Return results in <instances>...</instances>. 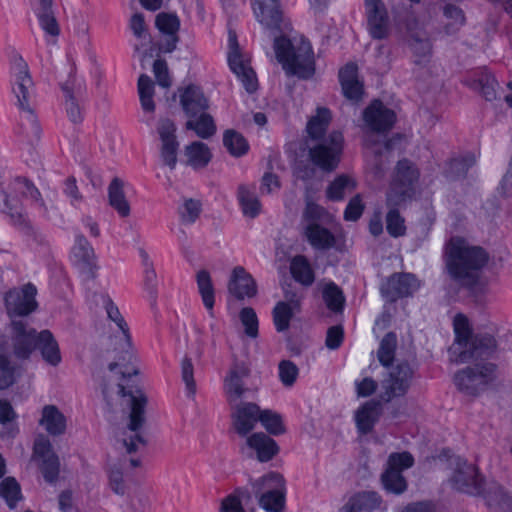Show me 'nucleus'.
<instances>
[{
	"label": "nucleus",
	"mask_w": 512,
	"mask_h": 512,
	"mask_svg": "<svg viewBox=\"0 0 512 512\" xmlns=\"http://www.w3.org/2000/svg\"><path fill=\"white\" fill-rule=\"evenodd\" d=\"M11 351L0 337V390L17 382L23 368L20 362L28 359L37 346L45 363L57 367L62 362L60 346L49 330L37 333L22 322L13 321Z\"/></svg>",
	"instance_id": "1"
},
{
	"label": "nucleus",
	"mask_w": 512,
	"mask_h": 512,
	"mask_svg": "<svg viewBox=\"0 0 512 512\" xmlns=\"http://www.w3.org/2000/svg\"><path fill=\"white\" fill-rule=\"evenodd\" d=\"M445 257L449 274L472 293L486 287L487 282L478 274V269L487 261L481 248L470 245L464 238L453 237L446 245Z\"/></svg>",
	"instance_id": "2"
},
{
	"label": "nucleus",
	"mask_w": 512,
	"mask_h": 512,
	"mask_svg": "<svg viewBox=\"0 0 512 512\" xmlns=\"http://www.w3.org/2000/svg\"><path fill=\"white\" fill-rule=\"evenodd\" d=\"M275 53L285 72L300 79H310L316 70V58L311 43L301 35L275 40Z\"/></svg>",
	"instance_id": "3"
},
{
	"label": "nucleus",
	"mask_w": 512,
	"mask_h": 512,
	"mask_svg": "<svg viewBox=\"0 0 512 512\" xmlns=\"http://www.w3.org/2000/svg\"><path fill=\"white\" fill-rule=\"evenodd\" d=\"M102 395L111 407L118 403L121 405L127 404L130 407L128 427L135 435L131 438L130 442L124 440V444L129 452L136 450L141 442V437L137 431L144 422V408L147 403L145 394L139 389L126 393L122 385L109 381L103 385Z\"/></svg>",
	"instance_id": "4"
},
{
	"label": "nucleus",
	"mask_w": 512,
	"mask_h": 512,
	"mask_svg": "<svg viewBox=\"0 0 512 512\" xmlns=\"http://www.w3.org/2000/svg\"><path fill=\"white\" fill-rule=\"evenodd\" d=\"M11 88L16 104L21 110L22 120L27 128L37 131V120L33 113L35 104L34 85L29 74L28 65L21 56H14L11 64Z\"/></svg>",
	"instance_id": "5"
},
{
	"label": "nucleus",
	"mask_w": 512,
	"mask_h": 512,
	"mask_svg": "<svg viewBox=\"0 0 512 512\" xmlns=\"http://www.w3.org/2000/svg\"><path fill=\"white\" fill-rule=\"evenodd\" d=\"M155 141L161 163L169 169H174L178 162L180 142L177 136V126L173 120L159 119L155 127Z\"/></svg>",
	"instance_id": "6"
},
{
	"label": "nucleus",
	"mask_w": 512,
	"mask_h": 512,
	"mask_svg": "<svg viewBox=\"0 0 512 512\" xmlns=\"http://www.w3.org/2000/svg\"><path fill=\"white\" fill-rule=\"evenodd\" d=\"M259 496V505L268 512H279L285 503V480L278 473H269L254 484Z\"/></svg>",
	"instance_id": "7"
},
{
	"label": "nucleus",
	"mask_w": 512,
	"mask_h": 512,
	"mask_svg": "<svg viewBox=\"0 0 512 512\" xmlns=\"http://www.w3.org/2000/svg\"><path fill=\"white\" fill-rule=\"evenodd\" d=\"M327 215L325 210L315 203L309 202L306 206L303 232L307 241L318 249L330 248L334 243V236L319 224Z\"/></svg>",
	"instance_id": "8"
},
{
	"label": "nucleus",
	"mask_w": 512,
	"mask_h": 512,
	"mask_svg": "<svg viewBox=\"0 0 512 512\" xmlns=\"http://www.w3.org/2000/svg\"><path fill=\"white\" fill-rule=\"evenodd\" d=\"M449 470L448 481L453 489L471 495L482 493V479L474 465L458 456H452L449 458Z\"/></svg>",
	"instance_id": "9"
},
{
	"label": "nucleus",
	"mask_w": 512,
	"mask_h": 512,
	"mask_svg": "<svg viewBox=\"0 0 512 512\" xmlns=\"http://www.w3.org/2000/svg\"><path fill=\"white\" fill-rule=\"evenodd\" d=\"M455 340L448 350L449 359L454 363L470 361L477 350L471 337V326L468 318L463 314H456L453 318Z\"/></svg>",
	"instance_id": "10"
},
{
	"label": "nucleus",
	"mask_w": 512,
	"mask_h": 512,
	"mask_svg": "<svg viewBox=\"0 0 512 512\" xmlns=\"http://www.w3.org/2000/svg\"><path fill=\"white\" fill-rule=\"evenodd\" d=\"M343 149V134L333 131L322 143L310 149V158L313 164L322 170L332 171L339 165Z\"/></svg>",
	"instance_id": "11"
},
{
	"label": "nucleus",
	"mask_w": 512,
	"mask_h": 512,
	"mask_svg": "<svg viewBox=\"0 0 512 512\" xmlns=\"http://www.w3.org/2000/svg\"><path fill=\"white\" fill-rule=\"evenodd\" d=\"M414 459L408 452H397L389 455L386 468L381 476L384 489L390 493L401 494L407 488L402 472L412 467Z\"/></svg>",
	"instance_id": "12"
},
{
	"label": "nucleus",
	"mask_w": 512,
	"mask_h": 512,
	"mask_svg": "<svg viewBox=\"0 0 512 512\" xmlns=\"http://www.w3.org/2000/svg\"><path fill=\"white\" fill-rule=\"evenodd\" d=\"M227 41V59L230 69L241 81L248 92L254 91L257 87L255 73L249 66L248 56L241 52L236 34L233 31H229Z\"/></svg>",
	"instance_id": "13"
},
{
	"label": "nucleus",
	"mask_w": 512,
	"mask_h": 512,
	"mask_svg": "<svg viewBox=\"0 0 512 512\" xmlns=\"http://www.w3.org/2000/svg\"><path fill=\"white\" fill-rule=\"evenodd\" d=\"M241 451L259 462H268L280 452L278 443L264 432H253L246 436Z\"/></svg>",
	"instance_id": "14"
},
{
	"label": "nucleus",
	"mask_w": 512,
	"mask_h": 512,
	"mask_svg": "<svg viewBox=\"0 0 512 512\" xmlns=\"http://www.w3.org/2000/svg\"><path fill=\"white\" fill-rule=\"evenodd\" d=\"M31 461L40 469L47 481H53L56 478L59 461L47 437L39 436L36 438Z\"/></svg>",
	"instance_id": "15"
},
{
	"label": "nucleus",
	"mask_w": 512,
	"mask_h": 512,
	"mask_svg": "<svg viewBox=\"0 0 512 512\" xmlns=\"http://www.w3.org/2000/svg\"><path fill=\"white\" fill-rule=\"evenodd\" d=\"M459 371L454 376V383L457 388L466 394L474 395L482 390L491 380L494 373V366L491 364Z\"/></svg>",
	"instance_id": "16"
},
{
	"label": "nucleus",
	"mask_w": 512,
	"mask_h": 512,
	"mask_svg": "<svg viewBox=\"0 0 512 512\" xmlns=\"http://www.w3.org/2000/svg\"><path fill=\"white\" fill-rule=\"evenodd\" d=\"M399 183L394 184L388 194V204L401 206L412 197L414 193L413 182L418 177L417 170L408 161L398 164Z\"/></svg>",
	"instance_id": "17"
},
{
	"label": "nucleus",
	"mask_w": 512,
	"mask_h": 512,
	"mask_svg": "<svg viewBox=\"0 0 512 512\" xmlns=\"http://www.w3.org/2000/svg\"><path fill=\"white\" fill-rule=\"evenodd\" d=\"M396 120L395 113L380 101H373L363 112L366 129L371 133H382L389 129Z\"/></svg>",
	"instance_id": "18"
},
{
	"label": "nucleus",
	"mask_w": 512,
	"mask_h": 512,
	"mask_svg": "<svg viewBox=\"0 0 512 512\" xmlns=\"http://www.w3.org/2000/svg\"><path fill=\"white\" fill-rule=\"evenodd\" d=\"M36 289L28 284L11 290L6 296V307L11 317L24 316L36 309Z\"/></svg>",
	"instance_id": "19"
},
{
	"label": "nucleus",
	"mask_w": 512,
	"mask_h": 512,
	"mask_svg": "<svg viewBox=\"0 0 512 512\" xmlns=\"http://www.w3.org/2000/svg\"><path fill=\"white\" fill-rule=\"evenodd\" d=\"M179 101L185 115H190L197 111L208 110L209 100L204 94L202 88L196 83L183 84L178 89Z\"/></svg>",
	"instance_id": "20"
},
{
	"label": "nucleus",
	"mask_w": 512,
	"mask_h": 512,
	"mask_svg": "<svg viewBox=\"0 0 512 512\" xmlns=\"http://www.w3.org/2000/svg\"><path fill=\"white\" fill-rule=\"evenodd\" d=\"M213 152L208 144L194 140L186 144L182 150V163L193 170L205 169L212 161Z\"/></svg>",
	"instance_id": "21"
},
{
	"label": "nucleus",
	"mask_w": 512,
	"mask_h": 512,
	"mask_svg": "<svg viewBox=\"0 0 512 512\" xmlns=\"http://www.w3.org/2000/svg\"><path fill=\"white\" fill-rule=\"evenodd\" d=\"M365 11L370 35L382 39L388 34V17L381 0H365Z\"/></svg>",
	"instance_id": "22"
},
{
	"label": "nucleus",
	"mask_w": 512,
	"mask_h": 512,
	"mask_svg": "<svg viewBox=\"0 0 512 512\" xmlns=\"http://www.w3.org/2000/svg\"><path fill=\"white\" fill-rule=\"evenodd\" d=\"M228 291L237 299H250L257 294V284L243 267H235L230 274Z\"/></svg>",
	"instance_id": "23"
},
{
	"label": "nucleus",
	"mask_w": 512,
	"mask_h": 512,
	"mask_svg": "<svg viewBox=\"0 0 512 512\" xmlns=\"http://www.w3.org/2000/svg\"><path fill=\"white\" fill-rule=\"evenodd\" d=\"M261 408L255 403H242L232 413L233 426L240 435H248L260 420Z\"/></svg>",
	"instance_id": "24"
},
{
	"label": "nucleus",
	"mask_w": 512,
	"mask_h": 512,
	"mask_svg": "<svg viewBox=\"0 0 512 512\" xmlns=\"http://www.w3.org/2000/svg\"><path fill=\"white\" fill-rule=\"evenodd\" d=\"M419 281L411 274H398L388 279L381 288L384 296L389 300L407 296L417 291Z\"/></svg>",
	"instance_id": "25"
},
{
	"label": "nucleus",
	"mask_w": 512,
	"mask_h": 512,
	"mask_svg": "<svg viewBox=\"0 0 512 512\" xmlns=\"http://www.w3.org/2000/svg\"><path fill=\"white\" fill-rule=\"evenodd\" d=\"M69 258L72 265L82 273L91 274L97 267L94 250L82 236L76 238Z\"/></svg>",
	"instance_id": "26"
},
{
	"label": "nucleus",
	"mask_w": 512,
	"mask_h": 512,
	"mask_svg": "<svg viewBox=\"0 0 512 512\" xmlns=\"http://www.w3.org/2000/svg\"><path fill=\"white\" fill-rule=\"evenodd\" d=\"M339 81L344 96L353 102L362 99L363 83L358 75V67L354 63H347L339 71Z\"/></svg>",
	"instance_id": "27"
},
{
	"label": "nucleus",
	"mask_w": 512,
	"mask_h": 512,
	"mask_svg": "<svg viewBox=\"0 0 512 512\" xmlns=\"http://www.w3.org/2000/svg\"><path fill=\"white\" fill-rule=\"evenodd\" d=\"M252 9L261 25L266 28H280L283 18L278 0H252Z\"/></svg>",
	"instance_id": "28"
},
{
	"label": "nucleus",
	"mask_w": 512,
	"mask_h": 512,
	"mask_svg": "<svg viewBox=\"0 0 512 512\" xmlns=\"http://www.w3.org/2000/svg\"><path fill=\"white\" fill-rule=\"evenodd\" d=\"M39 425L52 436H59L67 429V418L55 405H45L40 413Z\"/></svg>",
	"instance_id": "29"
},
{
	"label": "nucleus",
	"mask_w": 512,
	"mask_h": 512,
	"mask_svg": "<svg viewBox=\"0 0 512 512\" xmlns=\"http://www.w3.org/2000/svg\"><path fill=\"white\" fill-rule=\"evenodd\" d=\"M186 118V129L193 131L201 139H209L217 132L215 120L207 110L197 111Z\"/></svg>",
	"instance_id": "30"
},
{
	"label": "nucleus",
	"mask_w": 512,
	"mask_h": 512,
	"mask_svg": "<svg viewBox=\"0 0 512 512\" xmlns=\"http://www.w3.org/2000/svg\"><path fill=\"white\" fill-rule=\"evenodd\" d=\"M248 369L244 365H235L230 368L224 378V393L230 401L239 399L245 392L244 379Z\"/></svg>",
	"instance_id": "31"
},
{
	"label": "nucleus",
	"mask_w": 512,
	"mask_h": 512,
	"mask_svg": "<svg viewBox=\"0 0 512 512\" xmlns=\"http://www.w3.org/2000/svg\"><path fill=\"white\" fill-rule=\"evenodd\" d=\"M381 500L377 493L364 491L351 495L341 512H371L380 507Z\"/></svg>",
	"instance_id": "32"
},
{
	"label": "nucleus",
	"mask_w": 512,
	"mask_h": 512,
	"mask_svg": "<svg viewBox=\"0 0 512 512\" xmlns=\"http://www.w3.org/2000/svg\"><path fill=\"white\" fill-rule=\"evenodd\" d=\"M413 371L408 365H399L390 373V380L387 381L386 387V400H389L393 396L400 395L408 388Z\"/></svg>",
	"instance_id": "33"
},
{
	"label": "nucleus",
	"mask_w": 512,
	"mask_h": 512,
	"mask_svg": "<svg viewBox=\"0 0 512 512\" xmlns=\"http://www.w3.org/2000/svg\"><path fill=\"white\" fill-rule=\"evenodd\" d=\"M32 8L47 41H53L59 35L60 29L52 10V3L36 5Z\"/></svg>",
	"instance_id": "34"
},
{
	"label": "nucleus",
	"mask_w": 512,
	"mask_h": 512,
	"mask_svg": "<svg viewBox=\"0 0 512 512\" xmlns=\"http://www.w3.org/2000/svg\"><path fill=\"white\" fill-rule=\"evenodd\" d=\"M332 119L331 111L326 108L319 106L309 116L306 124V132L312 139L321 138L327 131Z\"/></svg>",
	"instance_id": "35"
},
{
	"label": "nucleus",
	"mask_w": 512,
	"mask_h": 512,
	"mask_svg": "<svg viewBox=\"0 0 512 512\" xmlns=\"http://www.w3.org/2000/svg\"><path fill=\"white\" fill-rule=\"evenodd\" d=\"M380 415L379 406L375 403H366L359 407L354 414L357 430L366 434L372 430Z\"/></svg>",
	"instance_id": "36"
},
{
	"label": "nucleus",
	"mask_w": 512,
	"mask_h": 512,
	"mask_svg": "<svg viewBox=\"0 0 512 512\" xmlns=\"http://www.w3.org/2000/svg\"><path fill=\"white\" fill-rule=\"evenodd\" d=\"M198 292L210 317H214L215 289L210 274L199 271L196 276Z\"/></svg>",
	"instance_id": "37"
},
{
	"label": "nucleus",
	"mask_w": 512,
	"mask_h": 512,
	"mask_svg": "<svg viewBox=\"0 0 512 512\" xmlns=\"http://www.w3.org/2000/svg\"><path fill=\"white\" fill-rule=\"evenodd\" d=\"M356 180L350 174L338 175L327 187L326 195L330 200H341L356 188Z\"/></svg>",
	"instance_id": "38"
},
{
	"label": "nucleus",
	"mask_w": 512,
	"mask_h": 512,
	"mask_svg": "<svg viewBox=\"0 0 512 512\" xmlns=\"http://www.w3.org/2000/svg\"><path fill=\"white\" fill-rule=\"evenodd\" d=\"M299 309V301L291 299L277 303L273 311L274 324L278 331L286 330L294 313Z\"/></svg>",
	"instance_id": "39"
},
{
	"label": "nucleus",
	"mask_w": 512,
	"mask_h": 512,
	"mask_svg": "<svg viewBox=\"0 0 512 512\" xmlns=\"http://www.w3.org/2000/svg\"><path fill=\"white\" fill-rule=\"evenodd\" d=\"M16 418L11 404L0 400V437H14L19 432Z\"/></svg>",
	"instance_id": "40"
},
{
	"label": "nucleus",
	"mask_w": 512,
	"mask_h": 512,
	"mask_svg": "<svg viewBox=\"0 0 512 512\" xmlns=\"http://www.w3.org/2000/svg\"><path fill=\"white\" fill-rule=\"evenodd\" d=\"M259 422L269 435L280 436L287 431L284 417L274 410L261 409Z\"/></svg>",
	"instance_id": "41"
},
{
	"label": "nucleus",
	"mask_w": 512,
	"mask_h": 512,
	"mask_svg": "<svg viewBox=\"0 0 512 512\" xmlns=\"http://www.w3.org/2000/svg\"><path fill=\"white\" fill-rule=\"evenodd\" d=\"M124 186V183L118 179H115L109 186L110 205L122 217L128 216L130 213V205L126 199Z\"/></svg>",
	"instance_id": "42"
},
{
	"label": "nucleus",
	"mask_w": 512,
	"mask_h": 512,
	"mask_svg": "<svg viewBox=\"0 0 512 512\" xmlns=\"http://www.w3.org/2000/svg\"><path fill=\"white\" fill-rule=\"evenodd\" d=\"M237 196L242 212L246 217L254 218L259 214L261 205L251 187L240 186Z\"/></svg>",
	"instance_id": "43"
},
{
	"label": "nucleus",
	"mask_w": 512,
	"mask_h": 512,
	"mask_svg": "<svg viewBox=\"0 0 512 512\" xmlns=\"http://www.w3.org/2000/svg\"><path fill=\"white\" fill-rule=\"evenodd\" d=\"M223 145L235 157L243 156L249 150V144L245 137L232 129L226 130L223 133Z\"/></svg>",
	"instance_id": "44"
},
{
	"label": "nucleus",
	"mask_w": 512,
	"mask_h": 512,
	"mask_svg": "<svg viewBox=\"0 0 512 512\" xmlns=\"http://www.w3.org/2000/svg\"><path fill=\"white\" fill-rule=\"evenodd\" d=\"M290 271L293 278L303 285H310L314 281L313 270L303 256H296L291 260Z\"/></svg>",
	"instance_id": "45"
},
{
	"label": "nucleus",
	"mask_w": 512,
	"mask_h": 512,
	"mask_svg": "<svg viewBox=\"0 0 512 512\" xmlns=\"http://www.w3.org/2000/svg\"><path fill=\"white\" fill-rule=\"evenodd\" d=\"M138 94L142 110L152 114L155 110L153 100L154 84L147 75H141L138 79Z\"/></svg>",
	"instance_id": "46"
},
{
	"label": "nucleus",
	"mask_w": 512,
	"mask_h": 512,
	"mask_svg": "<svg viewBox=\"0 0 512 512\" xmlns=\"http://www.w3.org/2000/svg\"><path fill=\"white\" fill-rule=\"evenodd\" d=\"M0 496L10 508H15L22 500L21 487L15 478L7 477L1 481Z\"/></svg>",
	"instance_id": "47"
},
{
	"label": "nucleus",
	"mask_w": 512,
	"mask_h": 512,
	"mask_svg": "<svg viewBox=\"0 0 512 512\" xmlns=\"http://www.w3.org/2000/svg\"><path fill=\"white\" fill-rule=\"evenodd\" d=\"M103 305L105 307L107 316L111 321H113L116 324L119 332L122 334L123 339L125 340L127 345L130 346V335L128 325L123 319L122 315L120 314L119 309L108 297L103 299Z\"/></svg>",
	"instance_id": "48"
},
{
	"label": "nucleus",
	"mask_w": 512,
	"mask_h": 512,
	"mask_svg": "<svg viewBox=\"0 0 512 512\" xmlns=\"http://www.w3.org/2000/svg\"><path fill=\"white\" fill-rule=\"evenodd\" d=\"M323 299L328 309L334 312L341 311L344 305V297L334 283H326L323 287Z\"/></svg>",
	"instance_id": "49"
},
{
	"label": "nucleus",
	"mask_w": 512,
	"mask_h": 512,
	"mask_svg": "<svg viewBox=\"0 0 512 512\" xmlns=\"http://www.w3.org/2000/svg\"><path fill=\"white\" fill-rule=\"evenodd\" d=\"M109 486L113 492L123 495L126 491L123 469L120 465L113 463L107 469Z\"/></svg>",
	"instance_id": "50"
},
{
	"label": "nucleus",
	"mask_w": 512,
	"mask_h": 512,
	"mask_svg": "<svg viewBox=\"0 0 512 512\" xmlns=\"http://www.w3.org/2000/svg\"><path fill=\"white\" fill-rule=\"evenodd\" d=\"M245 495L241 490H236L225 496L219 504V512H246L243 507Z\"/></svg>",
	"instance_id": "51"
},
{
	"label": "nucleus",
	"mask_w": 512,
	"mask_h": 512,
	"mask_svg": "<svg viewBox=\"0 0 512 512\" xmlns=\"http://www.w3.org/2000/svg\"><path fill=\"white\" fill-rule=\"evenodd\" d=\"M181 378L185 385V392L188 397H194L197 386L194 379V367L190 359L184 358L181 362Z\"/></svg>",
	"instance_id": "52"
},
{
	"label": "nucleus",
	"mask_w": 512,
	"mask_h": 512,
	"mask_svg": "<svg viewBox=\"0 0 512 512\" xmlns=\"http://www.w3.org/2000/svg\"><path fill=\"white\" fill-rule=\"evenodd\" d=\"M239 318L244 327L245 334L248 337L256 338L258 336V317L256 312L250 307H245L240 311Z\"/></svg>",
	"instance_id": "53"
},
{
	"label": "nucleus",
	"mask_w": 512,
	"mask_h": 512,
	"mask_svg": "<svg viewBox=\"0 0 512 512\" xmlns=\"http://www.w3.org/2000/svg\"><path fill=\"white\" fill-rule=\"evenodd\" d=\"M299 370L297 366L288 360L281 361L278 365V376L285 387H292L297 378Z\"/></svg>",
	"instance_id": "54"
},
{
	"label": "nucleus",
	"mask_w": 512,
	"mask_h": 512,
	"mask_svg": "<svg viewBox=\"0 0 512 512\" xmlns=\"http://www.w3.org/2000/svg\"><path fill=\"white\" fill-rule=\"evenodd\" d=\"M178 211L183 222L192 223L201 212V204L194 199H183L178 207Z\"/></svg>",
	"instance_id": "55"
},
{
	"label": "nucleus",
	"mask_w": 512,
	"mask_h": 512,
	"mask_svg": "<svg viewBox=\"0 0 512 512\" xmlns=\"http://www.w3.org/2000/svg\"><path fill=\"white\" fill-rule=\"evenodd\" d=\"M396 345V336L394 334H387L381 341L378 351L379 361L386 367L392 359Z\"/></svg>",
	"instance_id": "56"
},
{
	"label": "nucleus",
	"mask_w": 512,
	"mask_h": 512,
	"mask_svg": "<svg viewBox=\"0 0 512 512\" xmlns=\"http://www.w3.org/2000/svg\"><path fill=\"white\" fill-rule=\"evenodd\" d=\"M179 20L174 14L162 13L156 18V26L158 29L166 34L172 35L179 28Z\"/></svg>",
	"instance_id": "57"
},
{
	"label": "nucleus",
	"mask_w": 512,
	"mask_h": 512,
	"mask_svg": "<svg viewBox=\"0 0 512 512\" xmlns=\"http://www.w3.org/2000/svg\"><path fill=\"white\" fill-rule=\"evenodd\" d=\"M445 18L447 19L448 33H453L460 26L464 24L465 17L463 12L455 6H446L444 10Z\"/></svg>",
	"instance_id": "58"
},
{
	"label": "nucleus",
	"mask_w": 512,
	"mask_h": 512,
	"mask_svg": "<svg viewBox=\"0 0 512 512\" xmlns=\"http://www.w3.org/2000/svg\"><path fill=\"white\" fill-rule=\"evenodd\" d=\"M486 498L489 505L498 504L502 509L512 512V495L502 489L496 488Z\"/></svg>",
	"instance_id": "59"
},
{
	"label": "nucleus",
	"mask_w": 512,
	"mask_h": 512,
	"mask_svg": "<svg viewBox=\"0 0 512 512\" xmlns=\"http://www.w3.org/2000/svg\"><path fill=\"white\" fill-rule=\"evenodd\" d=\"M364 210V202L361 195H356L347 204L344 212L346 221H356L360 218Z\"/></svg>",
	"instance_id": "60"
},
{
	"label": "nucleus",
	"mask_w": 512,
	"mask_h": 512,
	"mask_svg": "<svg viewBox=\"0 0 512 512\" xmlns=\"http://www.w3.org/2000/svg\"><path fill=\"white\" fill-rule=\"evenodd\" d=\"M387 230L394 237L401 236L405 233L406 227L404 219L394 210H390L387 215Z\"/></svg>",
	"instance_id": "61"
},
{
	"label": "nucleus",
	"mask_w": 512,
	"mask_h": 512,
	"mask_svg": "<svg viewBox=\"0 0 512 512\" xmlns=\"http://www.w3.org/2000/svg\"><path fill=\"white\" fill-rule=\"evenodd\" d=\"M472 86L475 89L481 90L486 99L492 100L496 96V87L498 86V84L495 81L494 77L485 74L483 79L474 82Z\"/></svg>",
	"instance_id": "62"
},
{
	"label": "nucleus",
	"mask_w": 512,
	"mask_h": 512,
	"mask_svg": "<svg viewBox=\"0 0 512 512\" xmlns=\"http://www.w3.org/2000/svg\"><path fill=\"white\" fill-rule=\"evenodd\" d=\"M65 107L67 111V115L70 120L74 123L80 122L82 120V109L76 97L67 92Z\"/></svg>",
	"instance_id": "63"
},
{
	"label": "nucleus",
	"mask_w": 512,
	"mask_h": 512,
	"mask_svg": "<svg viewBox=\"0 0 512 512\" xmlns=\"http://www.w3.org/2000/svg\"><path fill=\"white\" fill-rule=\"evenodd\" d=\"M343 329L340 326H333L328 329L326 346L329 349H337L343 341Z\"/></svg>",
	"instance_id": "64"
}]
</instances>
